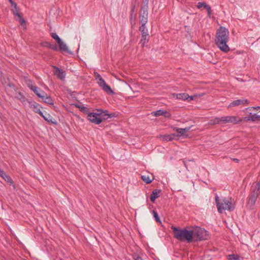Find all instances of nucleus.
<instances>
[{
	"instance_id": "7c9ffc66",
	"label": "nucleus",
	"mask_w": 260,
	"mask_h": 260,
	"mask_svg": "<svg viewBox=\"0 0 260 260\" xmlns=\"http://www.w3.org/2000/svg\"><path fill=\"white\" fill-rule=\"evenodd\" d=\"M103 117H107V119L109 118V117H113L115 115V114L114 113H111V114H108V111L107 110H105V111H103Z\"/></svg>"
},
{
	"instance_id": "c85d7f7f",
	"label": "nucleus",
	"mask_w": 260,
	"mask_h": 260,
	"mask_svg": "<svg viewBox=\"0 0 260 260\" xmlns=\"http://www.w3.org/2000/svg\"><path fill=\"white\" fill-rule=\"evenodd\" d=\"M174 130H175L178 133V135H176L178 137L182 136L184 134L183 128H182L174 127Z\"/></svg>"
},
{
	"instance_id": "a211bd4d",
	"label": "nucleus",
	"mask_w": 260,
	"mask_h": 260,
	"mask_svg": "<svg viewBox=\"0 0 260 260\" xmlns=\"http://www.w3.org/2000/svg\"><path fill=\"white\" fill-rule=\"evenodd\" d=\"M57 44H58L59 49L60 51L66 52H69L67 45L63 41H62V40H61L60 42H59V43Z\"/></svg>"
},
{
	"instance_id": "c9c22d12",
	"label": "nucleus",
	"mask_w": 260,
	"mask_h": 260,
	"mask_svg": "<svg viewBox=\"0 0 260 260\" xmlns=\"http://www.w3.org/2000/svg\"><path fill=\"white\" fill-rule=\"evenodd\" d=\"M207 4L205 2H199L197 4V7L198 9H201L202 7L205 8V5Z\"/></svg>"
},
{
	"instance_id": "b1692460",
	"label": "nucleus",
	"mask_w": 260,
	"mask_h": 260,
	"mask_svg": "<svg viewBox=\"0 0 260 260\" xmlns=\"http://www.w3.org/2000/svg\"><path fill=\"white\" fill-rule=\"evenodd\" d=\"M139 30L141 32L142 36L143 35L148 34V29L146 26V24H141L139 27Z\"/></svg>"
},
{
	"instance_id": "39448f33",
	"label": "nucleus",
	"mask_w": 260,
	"mask_h": 260,
	"mask_svg": "<svg viewBox=\"0 0 260 260\" xmlns=\"http://www.w3.org/2000/svg\"><path fill=\"white\" fill-rule=\"evenodd\" d=\"M191 232L193 233L192 239H194V241H198L208 239V232L203 228L197 227L193 230H191Z\"/></svg>"
},
{
	"instance_id": "1a4fd4ad",
	"label": "nucleus",
	"mask_w": 260,
	"mask_h": 260,
	"mask_svg": "<svg viewBox=\"0 0 260 260\" xmlns=\"http://www.w3.org/2000/svg\"><path fill=\"white\" fill-rule=\"evenodd\" d=\"M148 10L146 8L141 9L139 19L141 24H146L148 22Z\"/></svg>"
},
{
	"instance_id": "09e8293b",
	"label": "nucleus",
	"mask_w": 260,
	"mask_h": 260,
	"mask_svg": "<svg viewBox=\"0 0 260 260\" xmlns=\"http://www.w3.org/2000/svg\"><path fill=\"white\" fill-rule=\"evenodd\" d=\"M5 172L0 168V176L1 177L3 175H4Z\"/></svg>"
},
{
	"instance_id": "f257e3e1",
	"label": "nucleus",
	"mask_w": 260,
	"mask_h": 260,
	"mask_svg": "<svg viewBox=\"0 0 260 260\" xmlns=\"http://www.w3.org/2000/svg\"><path fill=\"white\" fill-rule=\"evenodd\" d=\"M229 40V30L224 27L220 26L216 31L215 42L219 49L225 53L228 52L230 50L227 45Z\"/></svg>"
},
{
	"instance_id": "f3484780",
	"label": "nucleus",
	"mask_w": 260,
	"mask_h": 260,
	"mask_svg": "<svg viewBox=\"0 0 260 260\" xmlns=\"http://www.w3.org/2000/svg\"><path fill=\"white\" fill-rule=\"evenodd\" d=\"M40 98H41L43 102L46 104L49 105L53 104V100L51 98L50 96H48L45 92V94H43Z\"/></svg>"
},
{
	"instance_id": "2eb2a0df",
	"label": "nucleus",
	"mask_w": 260,
	"mask_h": 260,
	"mask_svg": "<svg viewBox=\"0 0 260 260\" xmlns=\"http://www.w3.org/2000/svg\"><path fill=\"white\" fill-rule=\"evenodd\" d=\"M160 192H161L160 189H154L152 191V193L150 195V201L152 203H154V201H155L156 199H157V198L159 197V194Z\"/></svg>"
},
{
	"instance_id": "8fccbe9b",
	"label": "nucleus",
	"mask_w": 260,
	"mask_h": 260,
	"mask_svg": "<svg viewBox=\"0 0 260 260\" xmlns=\"http://www.w3.org/2000/svg\"><path fill=\"white\" fill-rule=\"evenodd\" d=\"M135 259H136V260H143V259H142V258L141 256H139V255H137V257H136V258H135Z\"/></svg>"
},
{
	"instance_id": "2f4dec72",
	"label": "nucleus",
	"mask_w": 260,
	"mask_h": 260,
	"mask_svg": "<svg viewBox=\"0 0 260 260\" xmlns=\"http://www.w3.org/2000/svg\"><path fill=\"white\" fill-rule=\"evenodd\" d=\"M76 107L78 108L80 110L84 113H88V109L86 107H84L83 106H77V105H75Z\"/></svg>"
},
{
	"instance_id": "f704fd0d",
	"label": "nucleus",
	"mask_w": 260,
	"mask_h": 260,
	"mask_svg": "<svg viewBox=\"0 0 260 260\" xmlns=\"http://www.w3.org/2000/svg\"><path fill=\"white\" fill-rule=\"evenodd\" d=\"M144 8H146L148 10V0H143V5L141 9H143Z\"/></svg>"
},
{
	"instance_id": "c756f323",
	"label": "nucleus",
	"mask_w": 260,
	"mask_h": 260,
	"mask_svg": "<svg viewBox=\"0 0 260 260\" xmlns=\"http://www.w3.org/2000/svg\"><path fill=\"white\" fill-rule=\"evenodd\" d=\"M164 110H158L156 111L152 112L151 113V114L152 115L156 116V117L159 116H162L163 114H164Z\"/></svg>"
},
{
	"instance_id": "ea45409f",
	"label": "nucleus",
	"mask_w": 260,
	"mask_h": 260,
	"mask_svg": "<svg viewBox=\"0 0 260 260\" xmlns=\"http://www.w3.org/2000/svg\"><path fill=\"white\" fill-rule=\"evenodd\" d=\"M26 83H27V85L28 86V87L29 88V86L30 85H34L33 84V82L31 80H28L27 81H26Z\"/></svg>"
},
{
	"instance_id": "4c0bfd02",
	"label": "nucleus",
	"mask_w": 260,
	"mask_h": 260,
	"mask_svg": "<svg viewBox=\"0 0 260 260\" xmlns=\"http://www.w3.org/2000/svg\"><path fill=\"white\" fill-rule=\"evenodd\" d=\"M52 44L50 42H45L44 43V46H45V47H47L50 49H51V47L52 46Z\"/></svg>"
},
{
	"instance_id": "6ab92c4d",
	"label": "nucleus",
	"mask_w": 260,
	"mask_h": 260,
	"mask_svg": "<svg viewBox=\"0 0 260 260\" xmlns=\"http://www.w3.org/2000/svg\"><path fill=\"white\" fill-rule=\"evenodd\" d=\"M176 135L175 134H168L161 136L162 140L165 141H171L174 139Z\"/></svg>"
},
{
	"instance_id": "37998d69",
	"label": "nucleus",
	"mask_w": 260,
	"mask_h": 260,
	"mask_svg": "<svg viewBox=\"0 0 260 260\" xmlns=\"http://www.w3.org/2000/svg\"><path fill=\"white\" fill-rule=\"evenodd\" d=\"M51 49L53 50H55V51H57L58 50L57 47L56 45H53V44H52V46L51 47Z\"/></svg>"
},
{
	"instance_id": "cd10ccee",
	"label": "nucleus",
	"mask_w": 260,
	"mask_h": 260,
	"mask_svg": "<svg viewBox=\"0 0 260 260\" xmlns=\"http://www.w3.org/2000/svg\"><path fill=\"white\" fill-rule=\"evenodd\" d=\"M16 98L22 102H25V98L22 93L20 92H18L16 93Z\"/></svg>"
},
{
	"instance_id": "5fc2aeb1",
	"label": "nucleus",
	"mask_w": 260,
	"mask_h": 260,
	"mask_svg": "<svg viewBox=\"0 0 260 260\" xmlns=\"http://www.w3.org/2000/svg\"><path fill=\"white\" fill-rule=\"evenodd\" d=\"M8 1H9V2H10V3H11V2H13V1H12V0H8Z\"/></svg>"
},
{
	"instance_id": "5701e85b",
	"label": "nucleus",
	"mask_w": 260,
	"mask_h": 260,
	"mask_svg": "<svg viewBox=\"0 0 260 260\" xmlns=\"http://www.w3.org/2000/svg\"><path fill=\"white\" fill-rule=\"evenodd\" d=\"M250 116L245 117L244 120L251 121H255L257 120L258 115H257L256 114H251V113H250Z\"/></svg>"
},
{
	"instance_id": "a19ab883",
	"label": "nucleus",
	"mask_w": 260,
	"mask_h": 260,
	"mask_svg": "<svg viewBox=\"0 0 260 260\" xmlns=\"http://www.w3.org/2000/svg\"><path fill=\"white\" fill-rule=\"evenodd\" d=\"M11 6L13 8V9H16L17 8V4L13 1L11 2Z\"/></svg>"
},
{
	"instance_id": "7ed1b4c3",
	"label": "nucleus",
	"mask_w": 260,
	"mask_h": 260,
	"mask_svg": "<svg viewBox=\"0 0 260 260\" xmlns=\"http://www.w3.org/2000/svg\"><path fill=\"white\" fill-rule=\"evenodd\" d=\"M231 200V199L229 200L226 198H220L217 193L215 194V201L219 213H222L223 211L225 210L231 212L234 210L235 206Z\"/></svg>"
},
{
	"instance_id": "0eeeda50",
	"label": "nucleus",
	"mask_w": 260,
	"mask_h": 260,
	"mask_svg": "<svg viewBox=\"0 0 260 260\" xmlns=\"http://www.w3.org/2000/svg\"><path fill=\"white\" fill-rule=\"evenodd\" d=\"M95 79L98 80V84L102 89L109 94L114 93L113 91L109 85H108L101 77V76L98 73H95Z\"/></svg>"
},
{
	"instance_id": "bb28decb",
	"label": "nucleus",
	"mask_w": 260,
	"mask_h": 260,
	"mask_svg": "<svg viewBox=\"0 0 260 260\" xmlns=\"http://www.w3.org/2000/svg\"><path fill=\"white\" fill-rule=\"evenodd\" d=\"M141 178L143 181H144L146 183L149 184L150 183L153 179H150L149 176L148 175H142Z\"/></svg>"
},
{
	"instance_id": "423d86ee",
	"label": "nucleus",
	"mask_w": 260,
	"mask_h": 260,
	"mask_svg": "<svg viewBox=\"0 0 260 260\" xmlns=\"http://www.w3.org/2000/svg\"><path fill=\"white\" fill-rule=\"evenodd\" d=\"M98 111L100 112H90L87 115V119L95 124H99L103 120L107 119V117H103V110H98Z\"/></svg>"
},
{
	"instance_id": "4468645a",
	"label": "nucleus",
	"mask_w": 260,
	"mask_h": 260,
	"mask_svg": "<svg viewBox=\"0 0 260 260\" xmlns=\"http://www.w3.org/2000/svg\"><path fill=\"white\" fill-rule=\"evenodd\" d=\"M40 115L41 116L44 118V119L47 122H48L49 123H56V122L54 121V119H53L52 117L47 112H45V113L42 112V115Z\"/></svg>"
},
{
	"instance_id": "f03ea898",
	"label": "nucleus",
	"mask_w": 260,
	"mask_h": 260,
	"mask_svg": "<svg viewBox=\"0 0 260 260\" xmlns=\"http://www.w3.org/2000/svg\"><path fill=\"white\" fill-rule=\"evenodd\" d=\"M174 237L181 241H187L190 243L192 241L193 233L191 230H188L186 229H180L175 226H172Z\"/></svg>"
},
{
	"instance_id": "ddd939ff",
	"label": "nucleus",
	"mask_w": 260,
	"mask_h": 260,
	"mask_svg": "<svg viewBox=\"0 0 260 260\" xmlns=\"http://www.w3.org/2000/svg\"><path fill=\"white\" fill-rule=\"evenodd\" d=\"M29 107L33 110V111L39 115H42V112L40 109V105L37 103H29Z\"/></svg>"
},
{
	"instance_id": "58836bf2",
	"label": "nucleus",
	"mask_w": 260,
	"mask_h": 260,
	"mask_svg": "<svg viewBox=\"0 0 260 260\" xmlns=\"http://www.w3.org/2000/svg\"><path fill=\"white\" fill-rule=\"evenodd\" d=\"M191 161V160H189V159H187V160H183V163H184V166H185V167L187 169V165H188V164Z\"/></svg>"
},
{
	"instance_id": "e433bc0d",
	"label": "nucleus",
	"mask_w": 260,
	"mask_h": 260,
	"mask_svg": "<svg viewBox=\"0 0 260 260\" xmlns=\"http://www.w3.org/2000/svg\"><path fill=\"white\" fill-rule=\"evenodd\" d=\"M164 114H163L162 116H164L165 117H167V118L171 117V114H170V112H168L167 111L164 110Z\"/></svg>"
},
{
	"instance_id": "72a5a7b5",
	"label": "nucleus",
	"mask_w": 260,
	"mask_h": 260,
	"mask_svg": "<svg viewBox=\"0 0 260 260\" xmlns=\"http://www.w3.org/2000/svg\"><path fill=\"white\" fill-rule=\"evenodd\" d=\"M152 213L153 214V217H154L156 221H157L158 222H161L159 217V216H158L157 212L154 210H153Z\"/></svg>"
},
{
	"instance_id": "f8f14e48",
	"label": "nucleus",
	"mask_w": 260,
	"mask_h": 260,
	"mask_svg": "<svg viewBox=\"0 0 260 260\" xmlns=\"http://www.w3.org/2000/svg\"><path fill=\"white\" fill-rule=\"evenodd\" d=\"M29 88L39 98L42 97L45 92L36 85H30Z\"/></svg>"
},
{
	"instance_id": "393cba45",
	"label": "nucleus",
	"mask_w": 260,
	"mask_h": 260,
	"mask_svg": "<svg viewBox=\"0 0 260 260\" xmlns=\"http://www.w3.org/2000/svg\"><path fill=\"white\" fill-rule=\"evenodd\" d=\"M221 117H215V118L210 120V124H222Z\"/></svg>"
},
{
	"instance_id": "79ce46f5",
	"label": "nucleus",
	"mask_w": 260,
	"mask_h": 260,
	"mask_svg": "<svg viewBox=\"0 0 260 260\" xmlns=\"http://www.w3.org/2000/svg\"><path fill=\"white\" fill-rule=\"evenodd\" d=\"M191 127L190 126H188V127H186L184 128H183V132L184 133V134L187 132H188L190 129Z\"/></svg>"
},
{
	"instance_id": "c03bdc74",
	"label": "nucleus",
	"mask_w": 260,
	"mask_h": 260,
	"mask_svg": "<svg viewBox=\"0 0 260 260\" xmlns=\"http://www.w3.org/2000/svg\"><path fill=\"white\" fill-rule=\"evenodd\" d=\"M196 98V96H189L188 95V99L187 100V101L190 102L191 100H193Z\"/></svg>"
},
{
	"instance_id": "dca6fc26",
	"label": "nucleus",
	"mask_w": 260,
	"mask_h": 260,
	"mask_svg": "<svg viewBox=\"0 0 260 260\" xmlns=\"http://www.w3.org/2000/svg\"><path fill=\"white\" fill-rule=\"evenodd\" d=\"M13 13L15 16H17L20 18V23L21 25H23V24H25V21L23 18L21 16L20 13L19 12V10L18 8L16 9H13L12 10Z\"/></svg>"
},
{
	"instance_id": "9b49d317",
	"label": "nucleus",
	"mask_w": 260,
	"mask_h": 260,
	"mask_svg": "<svg viewBox=\"0 0 260 260\" xmlns=\"http://www.w3.org/2000/svg\"><path fill=\"white\" fill-rule=\"evenodd\" d=\"M248 104V101L247 99L237 100L234 101L233 102L230 103L229 107H233L235 106H238L239 105H245Z\"/></svg>"
},
{
	"instance_id": "49530a36",
	"label": "nucleus",
	"mask_w": 260,
	"mask_h": 260,
	"mask_svg": "<svg viewBox=\"0 0 260 260\" xmlns=\"http://www.w3.org/2000/svg\"><path fill=\"white\" fill-rule=\"evenodd\" d=\"M206 6L205 7V9H206L207 11L210 10L211 9V7L208 5H205Z\"/></svg>"
},
{
	"instance_id": "20e7f679",
	"label": "nucleus",
	"mask_w": 260,
	"mask_h": 260,
	"mask_svg": "<svg viewBox=\"0 0 260 260\" xmlns=\"http://www.w3.org/2000/svg\"><path fill=\"white\" fill-rule=\"evenodd\" d=\"M260 194V182L256 183L252 186L250 196L248 198L247 204L250 207H252L255 204L257 197Z\"/></svg>"
},
{
	"instance_id": "a878e982",
	"label": "nucleus",
	"mask_w": 260,
	"mask_h": 260,
	"mask_svg": "<svg viewBox=\"0 0 260 260\" xmlns=\"http://www.w3.org/2000/svg\"><path fill=\"white\" fill-rule=\"evenodd\" d=\"M1 177L3 178L7 182L10 183L12 184H14V182L11 177L9 176L6 173H4V175H3Z\"/></svg>"
},
{
	"instance_id": "de8ad7c7",
	"label": "nucleus",
	"mask_w": 260,
	"mask_h": 260,
	"mask_svg": "<svg viewBox=\"0 0 260 260\" xmlns=\"http://www.w3.org/2000/svg\"><path fill=\"white\" fill-rule=\"evenodd\" d=\"M135 6H133L132 7V10H131V16L132 17V14L133 13V12H134L135 11Z\"/></svg>"
},
{
	"instance_id": "603ef678",
	"label": "nucleus",
	"mask_w": 260,
	"mask_h": 260,
	"mask_svg": "<svg viewBox=\"0 0 260 260\" xmlns=\"http://www.w3.org/2000/svg\"><path fill=\"white\" fill-rule=\"evenodd\" d=\"M233 161H234L236 162H238L239 161V160L237 158H233Z\"/></svg>"
},
{
	"instance_id": "3c124183",
	"label": "nucleus",
	"mask_w": 260,
	"mask_h": 260,
	"mask_svg": "<svg viewBox=\"0 0 260 260\" xmlns=\"http://www.w3.org/2000/svg\"><path fill=\"white\" fill-rule=\"evenodd\" d=\"M251 108H252V109H254L255 110H258V109H260V106L253 107H251Z\"/></svg>"
},
{
	"instance_id": "9d476101",
	"label": "nucleus",
	"mask_w": 260,
	"mask_h": 260,
	"mask_svg": "<svg viewBox=\"0 0 260 260\" xmlns=\"http://www.w3.org/2000/svg\"><path fill=\"white\" fill-rule=\"evenodd\" d=\"M53 67L54 69V74L58 79H60L62 81H63L66 77L65 72L61 70L60 69L58 68V67H56L55 66H53Z\"/></svg>"
},
{
	"instance_id": "6e6552de",
	"label": "nucleus",
	"mask_w": 260,
	"mask_h": 260,
	"mask_svg": "<svg viewBox=\"0 0 260 260\" xmlns=\"http://www.w3.org/2000/svg\"><path fill=\"white\" fill-rule=\"evenodd\" d=\"M221 123L222 124H226V123H233V124H237L240 122H242L243 120L238 117L235 116H226L221 117Z\"/></svg>"
},
{
	"instance_id": "864d4df0",
	"label": "nucleus",
	"mask_w": 260,
	"mask_h": 260,
	"mask_svg": "<svg viewBox=\"0 0 260 260\" xmlns=\"http://www.w3.org/2000/svg\"><path fill=\"white\" fill-rule=\"evenodd\" d=\"M257 120L260 121V115H258L257 118Z\"/></svg>"
},
{
	"instance_id": "4be33fe9",
	"label": "nucleus",
	"mask_w": 260,
	"mask_h": 260,
	"mask_svg": "<svg viewBox=\"0 0 260 260\" xmlns=\"http://www.w3.org/2000/svg\"><path fill=\"white\" fill-rule=\"evenodd\" d=\"M228 258L229 260H243V257H241L238 254H231L228 256Z\"/></svg>"
},
{
	"instance_id": "473e14b6",
	"label": "nucleus",
	"mask_w": 260,
	"mask_h": 260,
	"mask_svg": "<svg viewBox=\"0 0 260 260\" xmlns=\"http://www.w3.org/2000/svg\"><path fill=\"white\" fill-rule=\"evenodd\" d=\"M50 35L52 38L56 41L57 43L61 40L56 33L52 32Z\"/></svg>"
},
{
	"instance_id": "a18cd8bd",
	"label": "nucleus",
	"mask_w": 260,
	"mask_h": 260,
	"mask_svg": "<svg viewBox=\"0 0 260 260\" xmlns=\"http://www.w3.org/2000/svg\"><path fill=\"white\" fill-rule=\"evenodd\" d=\"M207 11V13H208V16L209 17V18H211V15H212V10L211 9Z\"/></svg>"
},
{
	"instance_id": "aec40b11",
	"label": "nucleus",
	"mask_w": 260,
	"mask_h": 260,
	"mask_svg": "<svg viewBox=\"0 0 260 260\" xmlns=\"http://www.w3.org/2000/svg\"><path fill=\"white\" fill-rule=\"evenodd\" d=\"M176 98L178 100L185 101L188 99V94L186 93H177Z\"/></svg>"
},
{
	"instance_id": "412c9836",
	"label": "nucleus",
	"mask_w": 260,
	"mask_h": 260,
	"mask_svg": "<svg viewBox=\"0 0 260 260\" xmlns=\"http://www.w3.org/2000/svg\"><path fill=\"white\" fill-rule=\"evenodd\" d=\"M149 34L143 35L140 42L142 44V47H144L149 41Z\"/></svg>"
}]
</instances>
